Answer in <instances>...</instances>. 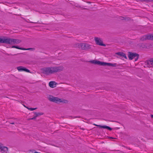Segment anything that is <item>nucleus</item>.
I'll list each match as a JSON object with an SVG mask.
<instances>
[{
	"mask_svg": "<svg viewBox=\"0 0 153 153\" xmlns=\"http://www.w3.org/2000/svg\"><path fill=\"white\" fill-rule=\"evenodd\" d=\"M151 117L152 118H153V115H151Z\"/></svg>",
	"mask_w": 153,
	"mask_h": 153,
	"instance_id": "a878e982",
	"label": "nucleus"
},
{
	"mask_svg": "<svg viewBox=\"0 0 153 153\" xmlns=\"http://www.w3.org/2000/svg\"><path fill=\"white\" fill-rule=\"evenodd\" d=\"M56 84L55 81H51L49 82V85L51 88H53L56 87Z\"/></svg>",
	"mask_w": 153,
	"mask_h": 153,
	"instance_id": "2eb2a0df",
	"label": "nucleus"
},
{
	"mask_svg": "<svg viewBox=\"0 0 153 153\" xmlns=\"http://www.w3.org/2000/svg\"><path fill=\"white\" fill-rule=\"evenodd\" d=\"M24 106L25 107V108H27V107H27V106H25V105H24Z\"/></svg>",
	"mask_w": 153,
	"mask_h": 153,
	"instance_id": "bb28decb",
	"label": "nucleus"
},
{
	"mask_svg": "<svg viewBox=\"0 0 153 153\" xmlns=\"http://www.w3.org/2000/svg\"><path fill=\"white\" fill-rule=\"evenodd\" d=\"M4 37L3 38H0V43H4Z\"/></svg>",
	"mask_w": 153,
	"mask_h": 153,
	"instance_id": "6ab92c4d",
	"label": "nucleus"
},
{
	"mask_svg": "<svg viewBox=\"0 0 153 153\" xmlns=\"http://www.w3.org/2000/svg\"><path fill=\"white\" fill-rule=\"evenodd\" d=\"M12 48H16L18 49H20V50H32L33 49V48H29L26 49V48H19V47L17 46H13L12 47Z\"/></svg>",
	"mask_w": 153,
	"mask_h": 153,
	"instance_id": "dca6fc26",
	"label": "nucleus"
},
{
	"mask_svg": "<svg viewBox=\"0 0 153 153\" xmlns=\"http://www.w3.org/2000/svg\"><path fill=\"white\" fill-rule=\"evenodd\" d=\"M149 40H153V35H149Z\"/></svg>",
	"mask_w": 153,
	"mask_h": 153,
	"instance_id": "412c9836",
	"label": "nucleus"
},
{
	"mask_svg": "<svg viewBox=\"0 0 153 153\" xmlns=\"http://www.w3.org/2000/svg\"><path fill=\"white\" fill-rule=\"evenodd\" d=\"M35 114V116L37 117V116L39 115H42L43 114L42 113H37V112H34V113Z\"/></svg>",
	"mask_w": 153,
	"mask_h": 153,
	"instance_id": "a211bd4d",
	"label": "nucleus"
},
{
	"mask_svg": "<svg viewBox=\"0 0 153 153\" xmlns=\"http://www.w3.org/2000/svg\"><path fill=\"white\" fill-rule=\"evenodd\" d=\"M63 66L48 67L42 69L43 73L47 75H48L54 73L59 72L63 70Z\"/></svg>",
	"mask_w": 153,
	"mask_h": 153,
	"instance_id": "f257e3e1",
	"label": "nucleus"
},
{
	"mask_svg": "<svg viewBox=\"0 0 153 153\" xmlns=\"http://www.w3.org/2000/svg\"><path fill=\"white\" fill-rule=\"evenodd\" d=\"M140 40L143 41L146 40H149V35H146L141 37Z\"/></svg>",
	"mask_w": 153,
	"mask_h": 153,
	"instance_id": "4468645a",
	"label": "nucleus"
},
{
	"mask_svg": "<svg viewBox=\"0 0 153 153\" xmlns=\"http://www.w3.org/2000/svg\"><path fill=\"white\" fill-rule=\"evenodd\" d=\"M17 69L19 71H25L29 73L30 72L29 70L22 66L18 67L17 68Z\"/></svg>",
	"mask_w": 153,
	"mask_h": 153,
	"instance_id": "0eeeda50",
	"label": "nucleus"
},
{
	"mask_svg": "<svg viewBox=\"0 0 153 153\" xmlns=\"http://www.w3.org/2000/svg\"><path fill=\"white\" fill-rule=\"evenodd\" d=\"M116 55H117L120 56V57H122V58H124L126 59H127V57L126 56V54L125 53H124L122 52H118L116 53Z\"/></svg>",
	"mask_w": 153,
	"mask_h": 153,
	"instance_id": "9b49d317",
	"label": "nucleus"
},
{
	"mask_svg": "<svg viewBox=\"0 0 153 153\" xmlns=\"http://www.w3.org/2000/svg\"><path fill=\"white\" fill-rule=\"evenodd\" d=\"M147 64L149 67H153V59H151L148 61L147 62Z\"/></svg>",
	"mask_w": 153,
	"mask_h": 153,
	"instance_id": "ddd939ff",
	"label": "nucleus"
},
{
	"mask_svg": "<svg viewBox=\"0 0 153 153\" xmlns=\"http://www.w3.org/2000/svg\"><path fill=\"white\" fill-rule=\"evenodd\" d=\"M94 125L95 126H99L100 128L107 129L108 130H110V131H111L112 130V129L111 128H110V127H109L108 126H101L100 125H97L95 124H94Z\"/></svg>",
	"mask_w": 153,
	"mask_h": 153,
	"instance_id": "f8f14e48",
	"label": "nucleus"
},
{
	"mask_svg": "<svg viewBox=\"0 0 153 153\" xmlns=\"http://www.w3.org/2000/svg\"><path fill=\"white\" fill-rule=\"evenodd\" d=\"M78 45L83 50L89 49L91 48V45L85 43H80Z\"/></svg>",
	"mask_w": 153,
	"mask_h": 153,
	"instance_id": "423d86ee",
	"label": "nucleus"
},
{
	"mask_svg": "<svg viewBox=\"0 0 153 153\" xmlns=\"http://www.w3.org/2000/svg\"><path fill=\"white\" fill-rule=\"evenodd\" d=\"M108 65L109 66L116 67L117 66V64L116 63L112 64L111 63H106L103 62V66Z\"/></svg>",
	"mask_w": 153,
	"mask_h": 153,
	"instance_id": "9d476101",
	"label": "nucleus"
},
{
	"mask_svg": "<svg viewBox=\"0 0 153 153\" xmlns=\"http://www.w3.org/2000/svg\"><path fill=\"white\" fill-rule=\"evenodd\" d=\"M90 62L92 64H97L103 66V62L98 61L95 60H93L90 61Z\"/></svg>",
	"mask_w": 153,
	"mask_h": 153,
	"instance_id": "1a4fd4ad",
	"label": "nucleus"
},
{
	"mask_svg": "<svg viewBox=\"0 0 153 153\" xmlns=\"http://www.w3.org/2000/svg\"><path fill=\"white\" fill-rule=\"evenodd\" d=\"M48 100L51 102L58 103L61 102L65 103L64 101H62L61 99L57 97H55L52 96H50L48 97Z\"/></svg>",
	"mask_w": 153,
	"mask_h": 153,
	"instance_id": "20e7f679",
	"label": "nucleus"
},
{
	"mask_svg": "<svg viewBox=\"0 0 153 153\" xmlns=\"http://www.w3.org/2000/svg\"><path fill=\"white\" fill-rule=\"evenodd\" d=\"M94 40L97 45L104 47L106 46V45L103 43L102 39V38L95 37L94 38Z\"/></svg>",
	"mask_w": 153,
	"mask_h": 153,
	"instance_id": "39448f33",
	"label": "nucleus"
},
{
	"mask_svg": "<svg viewBox=\"0 0 153 153\" xmlns=\"http://www.w3.org/2000/svg\"><path fill=\"white\" fill-rule=\"evenodd\" d=\"M27 108L29 110H30L31 111H33L34 110H35L37 109V108H29L28 107H27Z\"/></svg>",
	"mask_w": 153,
	"mask_h": 153,
	"instance_id": "aec40b11",
	"label": "nucleus"
},
{
	"mask_svg": "<svg viewBox=\"0 0 153 153\" xmlns=\"http://www.w3.org/2000/svg\"><path fill=\"white\" fill-rule=\"evenodd\" d=\"M137 1H140L141 2L144 1L146 2H149L153 1V0H137Z\"/></svg>",
	"mask_w": 153,
	"mask_h": 153,
	"instance_id": "f3484780",
	"label": "nucleus"
},
{
	"mask_svg": "<svg viewBox=\"0 0 153 153\" xmlns=\"http://www.w3.org/2000/svg\"><path fill=\"white\" fill-rule=\"evenodd\" d=\"M128 57L129 59L131 60L133 58L135 59V61H137L139 57V55L136 53H132L130 52H128Z\"/></svg>",
	"mask_w": 153,
	"mask_h": 153,
	"instance_id": "7ed1b4c3",
	"label": "nucleus"
},
{
	"mask_svg": "<svg viewBox=\"0 0 153 153\" xmlns=\"http://www.w3.org/2000/svg\"><path fill=\"white\" fill-rule=\"evenodd\" d=\"M28 153H36V151L34 150H30L28 152Z\"/></svg>",
	"mask_w": 153,
	"mask_h": 153,
	"instance_id": "4be33fe9",
	"label": "nucleus"
},
{
	"mask_svg": "<svg viewBox=\"0 0 153 153\" xmlns=\"http://www.w3.org/2000/svg\"><path fill=\"white\" fill-rule=\"evenodd\" d=\"M30 22L31 23H37L36 22Z\"/></svg>",
	"mask_w": 153,
	"mask_h": 153,
	"instance_id": "393cba45",
	"label": "nucleus"
},
{
	"mask_svg": "<svg viewBox=\"0 0 153 153\" xmlns=\"http://www.w3.org/2000/svg\"><path fill=\"white\" fill-rule=\"evenodd\" d=\"M10 124H15V123L14 122H13V123H10Z\"/></svg>",
	"mask_w": 153,
	"mask_h": 153,
	"instance_id": "b1692460",
	"label": "nucleus"
},
{
	"mask_svg": "<svg viewBox=\"0 0 153 153\" xmlns=\"http://www.w3.org/2000/svg\"><path fill=\"white\" fill-rule=\"evenodd\" d=\"M4 43L10 45L17 44L21 42V41L19 39L6 37H4Z\"/></svg>",
	"mask_w": 153,
	"mask_h": 153,
	"instance_id": "f03ea898",
	"label": "nucleus"
},
{
	"mask_svg": "<svg viewBox=\"0 0 153 153\" xmlns=\"http://www.w3.org/2000/svg\"><path fill=\"white\" fill-rule=\"evenodd\" d=\"M36 117L35 116L34 117H33L30 118V119L31 120L35 119L36 118Z\"/></svg>",
	"mask_w": 153,
	"mask_h": 153,
	"instance_id": "5701e85b",
	"label": "nucleus"
},
{
	"mask_svg": "<svg viewBox=\"0 0 153 153\" xmlns=\"http://www.w3.org/2000/svg\"><path fill=\"white\" fill-rule=\"evenodd\" d=\"M8 151V148L5 146H3L0 145V151L2 153H7Z\"/></svg>",
	"mask_w": 153,
	"mask_h": 153,
	"instance_id": "6e6552de",
	"label": "nucleus"
}]
</instances>
